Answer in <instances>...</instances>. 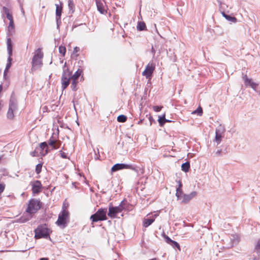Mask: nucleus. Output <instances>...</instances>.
<instances>
[{
    "instance_id": "obj_61",
    "label": "nucleus",
    "mask_w": 260,
    "mask_h": 260,
    "mask_svg": "<svg viewBox=\"0 0 260 260\" xmlns=\"http://www.w3.org/2000/svg\"><path fill=\"white\" fill-rule=\"evenodd\" d=\"M173 122V121L172 120H169V119H167L166 122Z\"/></svg>"
},
{
    "instance_id": "obj_53",
    "label": "nucleus",
    "mask_w": 260,
    "mask_h": 260,
    "mask_svg": "<svg viewBox=\"0 0 260 260\" xmlns=\"http://www.w3.org/2000/svg\"><path fill=\"white\" fill-rule=\"evenodd\" d=\"M257 255H256L255 254H253L252 255V260H259V254H257Z\"/></svg>"
},
{
    "instance_id": "obj_46",
    "label": "nucleus",
    "mask_w": 260,
    "mask_h": 260,
    "mask_svg": "<svg viewBox=\"0 0 260 260\" xmlns=\"http://www.w3.org/2000/svg\"><path fill=\"white\" fill-rule=\"evenodd\" d=\"M68 6H69V8L70 9V11H72V13H73L74 12L73 8L74 7V3H73V2L72 1L69 0Z\"/></svg>"
},
{
    "instance_id": "obj_57",
    "label": "nucleus",
    "mask_w": 260,
    "mask_h": 260,
    "mask_svg": "<svg viewBox=\"0 0 260 260\" xmlns=\"http://www.w3.org/2000/svg\"><path fill=\"white\" fill-rule=\"evenodd\" d=\"M144 121V119H140V120L138 122V124H141L143 123Z\"/></svg>"
},
{
    "instance_id": "obj_64",
    "label": "nucleus",
    "mask_w": 260,
    "mask_h": 260,
    "mask_svg": "<svg viewBox=\"0 0 260 260\" xmlns=\"http://www.w3.org/2000/svg\"><path fill=\"white\" fill-rule=\"evenodd\" d=\"M2 156H0V160L2 159Z\"/></svg>"
},
{
    "instance_id": "obj_62",
    "label": "nucleus",
    "mask_w": 260,
    "mask_h": 260,
    "mask_svg": "<svg viewBox=\"0 0 260 260\" xmlns=\"http://www.w3.org/2000/svg\"><path fill=\"white\" fill-rule=\"evenodd\" d=\"M76 182H74V183H73V185L74 186L75 188L77 187L76 186Z\"/></svg>"
},
{
    "instance_id": "obj_36",
    "label": "nucleus",
    "mask_w": 260,
    "mask_h": 260,
    "mask_svg": "<svg viewBox=\"0 0 260 260\" xmlns=\"http://www.w3.org/2000/svg\"><path fill=\"white\" fill-rule=\"evenodd\" d=\"M203 109L201 106H199L196 110L192 112V114H197L199 116H201L203 114Z\"/></svg>"
},
{
    "instance_id": "obj_60",
    "label": "nucleus",
    "mask_w": 260,
    "mask_h": 260,
    "mask_svg": "<svg viewBox=\"0 0 260 260\" xmlns=\"http://www.w3.org/2000/svg\"><path fill=\"white\" fill-rule=\"evenodd\" d=\"M39 260H49V259L47 257H42Z\"/></svg>"
},
{
    "instance_id": "obj_6",
    "label": "nucleus",
    "mask_w": 260,
    "mask_h": 260,
    "mask_svg": "<svg viewBox=\"0 0 260 260\" xmlns=\"http://www.w3.org/2000/svg\"><path fill=\"white\" fill-rule=\"evenodd\" d=\"M69 220V213L68 211L65 210L63 208L62 211L58 215V219L56 223L62 229H64L67 226Z\"/></svg>"
},
{
    "instance_id": "obj_48",
    "label": "nucleus",
    "mask_w": 260,
    "mask_h": 260,
    "mask_svg": "<svg viewBox=\"0 0 260 260\" xmlns=\"http://www.w3.org/2000/svg\"><path fill=\"white\" fill-rule=\"evenodd\" d=\"M58 106L56 104H52L50 106V108L49 109V111H55L57 108Z\"/></svg>"
},
{
    "instance_id": "obj_58",
    "label": "nucleus",
    "mask_w": 260,
    "mask_h": 260,
    "mask_svg": "<svg viewBox=\"0 0 260 260\" xmlns=\"http://www.w3.org/2000/svg\"><path fill=\"white\" fill-rule=\"evenodd\" d=\"M183 226H190L191 227H193V225H191V224H190V223H186L185 222H184Z\"/></svg>"
},
{
    "instance_id": "obj_8",
    "label": "nucleus",
    "mask_w": 260,
    "mask_h": 260,
    "mask_svg": "<svg viewBox=\"0 0 260 260\" xmlns=\"http://www.w3.org/2000/svg\"><path fill=\"white\" fill-rule=\"evenodd\" d=\"M197 195V192L195 191L191 192L189 194L183 193L179 200H178L180 201L181 204H186L188 203Z\"/></svg>"
},
{
    "instance_id": "obj_11",
    "label": "nucleus",
    "mask_w": 260,
    "mask_h": 260,
    "mask_svg": "<svg viewBox=\"0 0 260 260\" xmlns=\"http://www.w3.org/2000/svg\"><path fill=\"white\" fill-rule=\"evenodd\" d=\"M155 65L153 63H148L146 66L145 70L143 72L142 75L145 76L147 79H150L152 77Z\"/></svg>"
},
{
    "instance_id": "obj_10",
    "label": "nucleus",
    "mask_w": 260,
    "mask_h": 260,
    "mask_svg": "<svg viewBox=\"0 0 260 260\" xmlns=\"http://www.w3.org/2000/svg\"><path fill=\"white\" fill-rule=\"evenodd\" d=\"M56 6V21L57 25V28L58 29H59V26L61 23V16L62 12V7L61 5H59L58 4H55Z\"/></svg>"
},
{
    "instance_id": "obj_49",
    "label": "nucleus",
    "mask_w": 260,
    "mask_h": 260,
    "mask_svg": "<svg viewBox=\"0 0 260 260\" xmlns=\"http://www.w3.org/2000/svg\"><path fill=\"white\" fill-rule=\"evenodd\" d=\"M162 108V107H161V106H153V109L154 111L159 112L161 110Z\"/></svg>"
},
{
    "instance_id": "obj_33",
    "label": "nucleus",
    "mask_w": 260,
    "mask_h": 260,
    "mask_svg": "<svg viewBox=\"0 0 260 260\" xmlns=\"http://www.w3.org/2000/svg\"><path fill=\"white\" fill-rule=\"evenodd\" d=\"M124 202L125 203V201H121L119 206L114 207L117 213H120L123 210V204Z\"/></svg>"
},
{
    "instance_id": "obj_43",
    "label": "nucleus",
    "mask_w": 260,
    "mask_h": 260,
    "mask_svg": "<svg viewBox=\"0 0 260 260\" xmlns=\"http://www.w3.org/2000/svg\"><path fill=\"white\" fill-rule=\"evenodd\" d=\"M42 168V164H38V165H37V166L36 167L35 171L37 174H39L41 172Z\"/></svg>"
},
{
    "instance_id": "obj_21",
    "label": "nucleus",
    "mask_w": 260,
    "mask_h": 260,
    "mask_svg": "<svg viewBox=\"0 0 260 260\" xmlns=\"http://www.w3.org/2000/svg\"><path fill=\"white\" fill-rule=\"evenodd\" d=\"M117 214L118 213L117 211L113 206H109L108 212L107 213V215L109 217H110L111 218H115L116 217Z\"/></svg>"
},
{
    "instance_id": "obj_25",
    "label": "nucleus",
    "mask_w": 260,
    "mask_h": 260,
    "mask_svg": "<svg viewBox=\"0 0 260 260\" xmlns=\"http://www.w3.org/2000/svg\"><path fill=\"white\" fill-rule=\"evenodd\" d=\"M2 12L6 14V17L9 20L13 19V16L10 13L9 9L6 7L4 6L2 8Z\"/></svg>"
},
{
    "instance_id": "obj_31",
    "label": "nucleus",
    "mask_w": 260,
    "mask_h": 260,
    "mask_svg": "<svg viewBox=\"0 0 260 260\" xmlns=\"http://www.w3.org/2000/svg\"><path fill=\"white\" fill-rule=\"evenodd\" d=\"M167 119L166 118V115L164 114L162 116L158 117V122L160 126H162L166 122Z\"/></svg>"
},
{
    "instance_id": "obj_23",
    "label": "nucleus",
    "mask_w": 260,
    "mask_h": 260,
    "mask_svg": "<svg viewBox=\"0 0 260 260\" xmlns=\"http://www.w3.org/2000/svg\"><path fill=\"white\" fill-rule=\"evenodd\" d=\"M95 1L98 10L100 13L104 14L105 12V9L103 3H102L100 0H95Z\"/></svg>"
},
{
    "instance_id": "obj_20",
    "label": "nucleus",
    "mask_w": 260,
    "mask_h": 260,
    "mask_svg": "<svg viewBox=\"0 0 260 260\" xmlns=\"http://www.w3.org/2000/svg\"><path fill=\"white\" fill-rule=\"evenodd\" d=\"M110 185V182L109 180H105L103 181L101 184L102 189L100 192L104 194L106 193L107 192L106 190L109 189Z\"/></svg>"
},
{
    "instance_id": "obj_26",
    "label": "nucleus",
    "mask_w": 260,
    "mask_h": 260,
    "mask_svg": "<svg viewBox=\"0 0 260 260\" xmlns=\"http://www.w3.org/2000/svg\"><path fill=\"white\" fill-rule=\"evenodd\" d=\"M30 218L31 217H29L28 215H25L24 214H23L20 218H18L16 220V222L18 223H25L28 221L30 219Z\"/></svg>"
},
{
    "instance_id": "obj_47",
    "label": "nucleus",
    "mask_w": 260,
    "mask_h": 260,
    "mask_svg": "<svg viewBox=\"0 0 260 260\" xmlns=\"http://www.w3.org/2000/svg\"><path fill=\"white\" fill-rule=\"evenodd\" d=\"M148 116V120L149 121V125L151 126L152 124V122H155L152 116L150 114L146 115V117Z\"/></svg>"
},
{
    "instance_id": "obj_51",
    "label": "nucleus",
    "mask_w": 260,
    "mask_h": 260,
    "mask_svg": "<svg viewBox=\"0 0 260 260\" xmlns=\"http://www.w3.org/2000/svg\"><path fill=\"white\" fill-rule=\"evenodd\" d=\"M38 152V149H37V148H36L34 151L30 152V154L33 157L36 156Z\"/></svg>"
},
{
    "instance_id": "obj_34",
    "label": "nucleus",
    "mask_w": 260,
    "mask_h": 260,
    "mask_svg": "<svg viewBox=\"0 0 260 260\" xmlns=\"http://www.w3.org/2000/svg\"><path fill=\"white\" fill-rule=\"evenodd\" d=\"M33 57H36V58H40V59H42L43 58V53L41 51V49L38 48L36 50V53H35V55H34Z\"/></svg>"
},
{
    "instance_id": "obj_3",
    "label": "nucleus",
    "mask_w": 260,
    "mask_h": 260,
    "mask_svg": "<svg viewBox=\"0 0 260 260\" xmlns=\"http://www.w3.org/2000/svg\"><path fill=\"white\" fill-rule=\"evenodd\" d=\"M7 51L8 54V57L7 59V62L6 64V66L4 72V78L6 79V76L8 70L11 68L12 66V56L13 55V44L11 38H7Z\"/></svg>"
},
{
    "instance_id": "obj_27",
    "label": "nucleus",
    "mask_w": 260,
    "mask_h": 260,
    "mask_svg": "<svg viewBox=\"0 0 260 260\" xmlns=\"http://www.w3.org/2000/svg\"><path fill=\"white\" fill-rule=\"evenodd\" d=\"M222 16L228 20L231 21L232 22L235 23L237 22V18L234 16H232L231 15H229L227 14H226L225 12H222Z\"/></svg>"
},
{
    "instance_id": "obj_4",
    "label": "nucleus",
    "mask_w": 260,
    "mask_h": 260,
    "mask_svg": "<svg viewBox=\"0 0 260 260\" xmlns=\"http://www.w3.org/2000/svg\"><path fill=\"white\" fill-rule=\"evenodd\" d=\"M41 201L36 199H31L29 201L25 212L30 214L36 213L42 207Z\"/></svg>"
},
{
    "instance_id": "obj_32",
    "label": "nucleus",
    "mask_w": 260,
    "mask_h": 260,
    "mask_svg": "<svg viewBox=\"0 0 260 260\" xmlns=\"http://www.w3.org/2000/svg\"><path fill=\"white\" fill-rule=\"evenodd\" d=\"M137 28L138 30L143 31L146 29V26L143 21L138 22Z\"/></svg>"
},
{
    "instance_id": "obj_63",
    "label": "nucleus",
    "mask_w": 260,
    "mask_h": 260,
    "mask_svg": "<svg viewBox=\"0 0 260 260\" xmlns=\"http://www.w3.org/2000/svg\"><path fill=\"white\" fill-rule=\"evenodd\" d=\"M79 175L80 176H81V173H79Z\"/></svg>"
},
{
    "instance_id": "obj_56",
    "label": "nucleus",
    "mask_w": 260,
    "mask_h": 260,
    "mask_svg": "<svg viewBox=\"0 0 260 260\" xmlns=\"http://www.w3.org/2000/svg\"><path fill=\"white\" fill-rule=\"evenodd\" d=\"M151 53H152L153 54V56H154L155 54V49H154L153 47L152 46V48H151Z\"/></svg>"
},
{
    "instance_id": "obj_41",
    "label": "nucleus",
    "mask_w": 260,
    "mask_h": 260,
    "mask_svg": "<svg viewBox=\"0 0 260 260\" xmlns=\"http://www.w3.org/2000/svg\"><path fill=\"white\" fill-rule=\"evenodd\" d=\"M59 52L64 56L66 53V48L64 46H60L59 47Z\"/></svg>"
},
{
    "instance_id": "obj_29",
    "label": "nucleus",
    "mask_w": 260,
    "mask_h": 260,
    "mask_svg": "<svg viewBox=\"0 0 260 260\" xmlns=\"http://www.w3.org/2000/svg\"><path fill=\"white\" fill-rule=\"evenodd\" d=\"M190 165L189 161L183 163L181 165V170L184 172H188L190 169Z\"/></svg>"
},
{
    "instance_id": "obj_22",
    "label": "nucleus",
    "mask_w": 260,
    "mask_h": 260,
    "mask_svg": "<svg viewBox=\"0 0 260 260\" xmlns=\"http://www.w3.org/2000/svg\"><path fill=\"white\" fill-rule=\"evenodd\" d=\"M73 103H74V109H75V110L76 112V114L77 115V117H78V112L79 113H81V110L80 109V105L78 103V101H73ZM77 125L78 126H79L80 125V123H79V120H78V118H77V120L76 121Z\"/></svg>"
},
{
    "instance_id": "obj_13",
    "label": "nucleus",
    "mask_w": 260,
    "mask_h": 260,
    "mask_svg": "<svg viewBox=\"0 0 260 260\" xmlns=\"http://www.w3.org/2000/svg\"><path fill=\"white\" fill-rule=\"evenodd\" d=\"M79 51L80 48L78 47H76L74 48V51L71 54L72 60L75 61V62L74 63L75 64H76V63L78 64H80V57L79 54L77 53Z\"/></svg>"
},
{
    "instance_id": "obj_2",
    "label": "nucleus",
    "mask_w": 260,
    "mask_h": 260,
    "mask_svg": "<svg viewBox=\"0 0 260 260\" xmlns=\"http://www.w3.org/2000/svg\"><path fill=\"white\" fill-rule=\"evenodd\" d=\"M18 105L16 97L14 92H12L10 97L9 109L7 113V118L9 120H13L14 117V113L17 110Z\"/></svg>"
},
{
    "instance_id": "obj_28",
    "label": "nucleus",
    "mask_w": 260,
    "mask_h": 260,
    "mask_svg": "<svg viewBox=\"0 0 260 260\" xmlns=\"http://www.w3.org/2000/svg\"><path fill=\"white\" fill-rule=\"evenodd\" d=\"M71 79H66L65 78H61V88L63 90L65 89L70 84Z\"/></svg>"
},
{
    "instance_id": "obj_12",
    "label": "nucleus",
    "mask_w": 260,
    "mask_h": 260,
    "mask_svg": "<svg viewBox=\"0 0 260 260\" xmlns=\"http://www.w3.org/2000/svg\"><path fill=\"white\" fill-rule=\"evenodd\" d=\"M32 186V192L34 194H38L41 191L42 185L40 181L36 180L33 182H31Z\"/></svg>"
},
{
    "instance_id": "obj_37",
    "label": "nucleus",
    "mask_w": 260,
    "mask_h": 260,
    "mask_svg": "<svg viewBox=\"0 0 260 260\" xmlns=\"http://www.w3.org/2000/svg\"><path fill=\"white\" fill-rule=\"evenodd\" d=\"M253 252H256V254H260V241H258L256 244L255 245Z\"/></svg>"
},
{
    "instance_id": "obj_24",
    "label": "nucleus",
    "mask_w": 260,
    "mask_h": 260,
    "mask_svg": "<svg viewBox=\"0 0 260 260\" xmlns=\"http://www.w3.org/2000/svg\"><path fill=\"white\" fill-rule=\"evenodd\" d=\"M77 66L79 68L76 71V72L73 75H72V80L77 81L79 77L81 75V69H80L81 66H80V64H77Z\"/></svg>"
},
{
    "instance_id": "obj_5",
    "label": "nucleus",
    "mask_w": 260,
    "mask_h": 260,
    "mask_svg": "<svg viewBox=\"0 0 260 260\" xmlns=\"http://www.w3.org/2000/svg\"><path fill=\"white\" fill-rule=\"evenodd\" d=\"M107 208H100L94 214H92L90 217V219L92 221V224L94 222H97L99 221L106 220L107 217Z\"/></svg>"
},
{
    "instance_id": "obj_15",
    "label": "nucleus",
    "mask_w": 260,
    "mask_h": 260,
    "mask_svg": "<svg viewBox=\"0 0 260 260\" xmlns=\"http://www.w3.org/2000/svg\"><path fill=\"white\" fill-rule=\"evenodd\" d=\"M37 149H38V150H41L40 153L41 154V156H45L48 152V147L47 143L46 142L41 143L40 144L39 147H37Z\"/></svg>"
},
{
    "instance_id": "obj_18",
    "label": "nucleus",
    "mask_w": 260,
    "mask_h": 260,
    "mask_svg": "<svg viewBox=\"0 0 260 260\" xmlns=\"http://www.w3.org/2000/svg\"><path fill=\"white\" fill-rule=\"evenodd\" d=\"M32 70L40 68L42 65L41 59L36 58V57H33L32 59Z\"/></svg>"
},
{
    "instance_id": "obj_35",
    "label": "nucleus",
    "mask_w": 260,
    "mask_h": 260,
    "mask_svg": "<svg viewBox=\"0 0 260 260\" xmlns=\"http://www.w3.org/2000/svg\"><path fill=\"white\" fill-rule=\"evenodd\" d=\"M117 120L119 122H125L127 120V117L124 115L121 114L117 117Z\"/></svg>"
},
{
    "instance_id": "obj_1",
    "label": "nucleus",
    "mask_w": 260,
    "mask_h": 260,
    "mask_svg": "<svg viewBox=\"0 0 260 260\" xmlns=\"http://www.w3.org/2000/svg\"><path fill=\"white\" fill-rule=\"evenodd\" d=\"M51 232L46 224H40L35 230V238L37 239L50 238V233Z\"/></svg>"
},
{
    "instance_id": "obj_44",
    "label": "nucleus",
    "mask_w": 260,
    "mask_h": 260,
    "mask_svg": "<svg viewBox=\"0 0 260 260\" xmlns=\"http://www.w3.org/2000/svg\"><path fill=\"white\" fill-rule=\"evenodd\" d=\"M10 23L8 26V30L9 32L11 31L12 29H13L14 28V22L13 19L10 20Z\"/></svg>"
},
{
    "instance_id": "obj_45",
    "label": "nucleus",
    "mask_w": 260,
    "mask_h": 260,
    "mask_svg": "<svg viewBox=\"0 0 260 260\" xmlns=\"http://www.w3.org/2000/svg\"><path fill=\"white\" fill-rule=\"evenodd\" d=\"M163 237L164 238L166 242L169 244H170L173 241L169 236L165 235V233L163 234Z\"/></svg>"
},
{
    "instance_id": "obj_54",
    "label": "nucleus",
    "mask_w": 260,
    "mask_h": 260,
    "mask_svg": "<svg viewBox=\"0 0 260 260\" xmlns=\"http://www.w3.org/2000/svg\"><path fill=\"white\" fill-rule=\"evenodd\" d=\"M82 181H84V183H85V185H86L88 186H89L87 180H86V179L85 178V176L83 174H82Z\"/></svg>"
},
{
    "instance_id": "obj_40",
    "label": "nucleus",
    "mask_w": 260,
    "mask_h": 260,
    "mask_svg": "<svg viewBox=\"0 0 260 260\" xmlns=\"http://www.w3.org/2000/svg\"><path fill=\"white\" fill-rule=\"evenodd\" d=\"M222 137V135L215 134V141L217 143V145H218L221 142Z\"/></svg>"
},
{
    "instance_id": "obj_50",
    "label": "nucleus",
    "mask_w": 260,
    "mask_h": 260,
    "mask_svg": "<svg viewBox=\"0 0 260 260\" xmlns=\"http://www.w3.org/2000/svg\"><path fill=\"white\" fill-rule=\"evenodd\" d=\"M5 185L4 183H0V194L5 190Z\"/></svg>"
},
{
    "instance_id": "obj_16",
    "label": "nucleus",
    "mask_w": 260,
    "mask_h": 260,
    "mask_svg": "<svg viewBox=\"0 0 260 260\" xmlns=\"http://www.w3.org/2000/svg\"><path fill=\"white\" fill-rule=\"evenodd\" d=\"M62 70L61 78H65L66 79H72V72L70 71L66 62L63 66Z\"/></svg>"
},
{
    "instance_id": "obj_42",
    "label": "nucleus",
    "mask_w": 260,
    "mask_h": 260,
    "mask_svg": "<svg viewBox=\"0 0 260 260\" xmlns=\"http://www.w3.org/2000/svg\"><path fill=\"white\" fill-rule=\"evenodd\" d=\"M171 246H172L174 248H178L179 250H180V245L176 241H175L174 240L172 241V242L169 244Z\"/></svg>"
},
{
    "instance_id": "obj_39",
    "label": "nucleus",
    "mask_w": 260,
    "mask_h": 260,
    "mask_svg": "<svg viewBox=\"0 0 260 260\" xmlns=\"http://www.w3.org/2000/svg\"><path fill=\"white\" fill-rule=\"evenodd\" d=\"M77 83H78L77 81L72 80V84H71V86L72 90L76 91L77 90V89H78L77 87Z\"/></svg>"
},
{
    "instance_id": "obj_30",
    "label": "nucleus",
    "mask_w": 260,
    "mask_h": 260,
    "mask_svg": "<svg viewBox=\"0 0 260 260\" xmlns=\"http://www.w3.org/2000/svg\"><path fill=\"white\" fill-rule=\"evenodd\" d=\"M225 128L223 126L219 125L216 129L215 134L222 135L225 132Z\"/></svg>"
},
{
    "instance_id": "obj_38",
    "label": "nucleus",
    "mask_w": 260,
    "mask_h": 260,
    "mask_svg": "<svg viewBox=\"0 0 260 260\" xmlns=\"http://www.w3.org/2000/svg\"><path fill=\"white\" fill-rule=\"evenodd\" d=\"M122 201H125V203L124 202V204H123V210H130V208L132 207V205H131L130 204H129L127 201L126 200H123Z\"/></svg>"
},
{
    "instance_id": "obj_14",
    "label": "nucleus",
    "mask_w": 260,
    "mask_h": 260,
    "mask_svg": "<svg viewBox=\"0 0 260 260\" xmlns=\"http://www.w3.org/2000/svg\"><path fill=\"white\" fill-rule=\"evenodd\" d=\"M243 79L244 81L245 85L247 86H250L253 89H255L256 87L258 86V84L252 81L251 79H249L247 77L246 75H243Z\"/></svg>"
},
{
    "instance_id": "obj_55",
    "label": "nucleus",
    "mask_w": 260,
    "mask_h": 260,
    "mask_svg": "<svg viewBox=\"0 0 260 260\" xmlns=\"http://www.w3.org/2000/svg\"><path fill=\"white\" fill-rule=\"evenodd\" d=\"M221 152H222L221 150H217V151H216V152H215L216 156H220L221 155Z\"/></svg>"
},
{
    "instance_id": "obj_7",
    "label": "nucleus",
    "mask_w": 260,
    "mask_h": 260,
    "mask_svg": "<svg viewBox=\"0 0 260 260\" xmlns=\"http://www.w3.org/2000/svg\"><path fill=\"white\" fill-rule=\"evenodd\" d=\"M123 169H131L135 171L136 172H138L137 168L131 164H125L122 163H117L113 166L111 168L112 172H115L119 170Z\"/></svg>"
},
{
    "instance_id": "obj_17",
    "label": "nucleus",
    "mask_w": 260,
    "mask_h": 260,
    "mask_svg": "<svg viewBox=\"0 0 260 260\" xmlns=\"http://www.w3.org/2000/svg\"><path fill=\"white\" fill-rule=\"evenodd\" d=\"M48 144L52 147L53 149H56L60 147L61 142L53 139V136H52L48 140Z\"/></svg>"
},
{
    "instance_id": "obj_59",
    "label": "nucleus",
    "mask_w": 260,
    "mask_h": 260,
    "mask_svg": "<svg viewBox=\"0 0 260 260\" xmlns=\"http://www.w3.org/2000/svg\"><path fill=\"white\" fill-rule=\"evenodd\" d=\"M49 108L47 106H45L43 107V110L44 111L46 110L47 111L48 110L49 111Z\"/></svg>"
},
{
    "instance_id": "obj_9",
    "label": "nucleus",
    "mask_w": 260,
    "mask_h": 260,
    "mask_svg": "<svg viewBox=\"0 0 260 260\" xmlns=\"http://www.w3.org/2000/svg\"><path fill=\"white\" fill-rule=\"evenodd\" d=\"M158 216L157 213L154 214H149L147 215L146 218H144L143 222V226L147 228L154 221L156 217Z\"/></svg>"
},
{
    "instance_id": "obj_52",
    "label": "nucleus",
    "mask_w": 260,
    "mask_h": 260,
    "mask_svg": "<svg viewBox=\"0 0 260 260\" xmlns=\"http://www.w3.org/2000/svg\"><path fill=\"white\" fill-rule=\"evenodd\" d=\"M59 153L60 154V156L63 158H67V154L63 152L62 151H60Z\"/></svg>"
},
{
    "instance_id": "obj_19",
    "label": "nucleus",
    "mask_w": 260,
    "mask_h": 260,
    "mask_svg": "<svg viewBox=\"0 0 260 260\" xmlns=\"http://www.w3.org/2000/svg\"><path fill=\"white\" fill-rule=\"evenodd\" d=\"M176 182L178 183V185L176 187V192L175 195L177 200H179L181 197V196L184 193L182 189L183 185L180 180H176Z\"/></svg>"
}]
</instances>
